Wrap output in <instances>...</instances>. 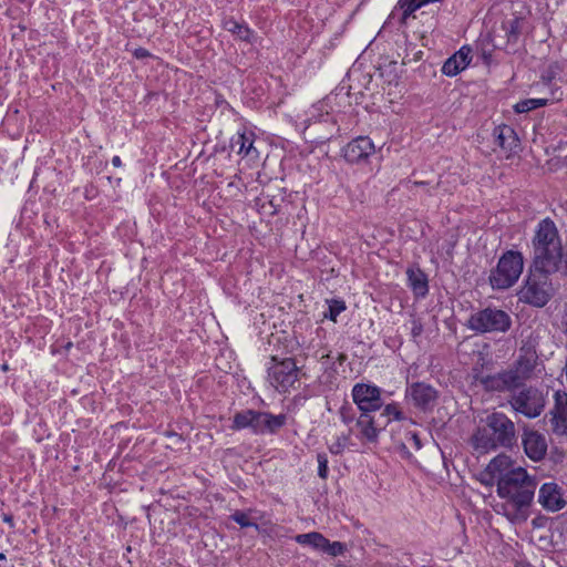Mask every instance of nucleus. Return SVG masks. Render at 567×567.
Listing matches in <instances>:
<instances>
[{"mask_svg": "<svg viewBox=\"0 0 567 567\" xmlns=\"http://www.w3.org/2000/svg\"><path fill=\"white\" fill-rule=\"evenodd\" d=\"M497 495L506 499L501 505L502 513L512 522H524L528 516L537 483L525 468L515 467L497 480Z\"/></svg>", "mask_w": 567, "mask_h": 567, "instance_id": "1", "label": "nucleus"}, {"mask_svg": "<svg viewBox=\"0 0 567 567\" xmlns=\"http://www.w3.org/2000/svg\"><path fill=\"white\" fill-rule=\"evenodd\" d=\"M532 244L534 257L530 268L550 275L557 274L561 267L564 247L551 219L545 218L538 223Z\"/></svg>", "mask_w": 567, "mask_h": 567, "instance_id": "2", "label": "nucleus"}, {"mask_svg": "<svg viewBox=\"0 0 567 567\" xmlns=\"http://www.w3.org/2000/svg\"><path fill=\"white\" fill-rule=\"evenodd\" d=\"M517 444L515 423L503 412H493L472 436V445L480 453L497 449L512 450Z\"/></svg>", "mask_w": 567, "mask_h": 567, "instance_id": "3", "label": "nucleus"}, {"mask_svg": "<svg viewBox=\"0 0 567 567\" xmlns=\"http://www.w3.org/2000/svg\"><path fill=\"white\" fill-rule=\"evenodd\" d=\"M382 390L371 383H355L351 391L353 403L360 411L355 425L370 442L377 441L381 424L372 415L383 406Z\"/></svg>", "mask_w": 567, "mask_h": 567, "instance_id": "4", "label": "nucleus"}, {"mask_svg": "<svg viewBox=\"0 0 567 567\" xmlns=\"http://www.w3.org/2000/svg\"><path fill=\"white\" fill-rule=\"evenodd\" d=\"M286 423L284 414L272 415L268 412L244 410L234 415L231 429H250L255 434L276 433Z\"/></svg>", "mask_w": 567, "mask_h": 567, "instance_id": "5", "label": "nucleus"}, {"mask_svg": "<svg viewBox=\"0 0 567 567\" xmlns=\"http://www.w3.org/2000/svg\"><path fill=\"white\" fill-rule=\"evenodd\" d=\"M550 274L529 269V275L519 291V299L534 307H544L554 295Z\"/></svg>", "mask_w": 567, "mask_h": 567, "instance_id": "6", "label": "nucleus"}, {"mask_svg": "<svg viewBox=\"0 0 567 567\" xmlns=\"http://www.w3.org/2000/svg\"><path fill=\"white\" fill-rule=\"evenodd\" d=\"M467 328L476 333L506 332L511 329V316L498 308L487 307L471 313Z\"/></svg>", "mask_w": 567, "mask_h": 567, "instance_id": "7", "label": "nucleus"}, {"mask_svg": "<svg viewBox=\"0 0 567 567\" xmlns=\"http://www.w3.org/2000/svg\"><path fill=\"white\" fill-rule=\"evenodd\" d=\"M523 256L518 251L508 250L498 260L496 269L489 276L494 289H507L519 278L523 271Z\"/></svg>", "mask_w": 567, "mask_h": 567, "instance_id": "8", "label": "nucleus"}, {"mask_svg": "<svg viewBox=\"0 0 567 567\" xmlns=\"http://www.w3.org/2000/svg\"><path fill=\"white\" fill-rule=\"evenodd\" d=\"M272 364L268 368V379L278 391L287 392L299 380V368L295 359L278 360L271 357Z\"/></svg>", "mask_w": 567, "mask_h": 567, "instance_id": "9", "label": "nucleus"}, {"mask_svg": "<svg viewBox=\"0 0 567 567\" xmlns=\"http://www.w3.org/2000/svg\"><path fill=\"white\" fill-rule=\"evenodd\" d=\"M508 402L515 412L528 419L539 416L545 408V398L542 391L534 386L524 388L514 393Z\"/></svg>", "mask_w": 567, "mask_h": 567, "instance_id": "10", "label": "nucleus"}, {"mask_svg": "<svg viewBox=\"0 0 567 567\" xmlns=\"http://www.w3.org/2000/svg\"><path fill=\"white\" fill-rule=\"evenodd\" d=\"M405 399L421 412H432L437 404L439 391L425 382H413L405 390Z\"/></svg>", "mask_w": 567, "mask_h": 567, "instance_id": "11", "label": "nucleus"}, {"mask_svg": "<svg viewBox=\"0 0 567 567\" xmlns=\"http://www.w3.org/2000/svg\"><path fill=\"white\" fill-rule=\"evenodd\" d=\"M538 365V355L536 351L532 349L522 350V354L518 359L508 368L514 382L517 386H522L525 381L533 378L535 370Z\"/></svg>", "mask_w": 567, "mask_h": 567, "instance_id": "12", "label": "nucleus"}, {"mask_svg": "<svg viewBox=\"0 0 567 567\" xmlns=\"http://www.w3.org/2000/svg\"><path fill=\"white\" fill-rule=\"evenodd\" d=\"M374 152V144L368 136L353 138L342 150L344 159L350 164L365 162Z\"/></svg>", "mask_w": 567, "mask_h": 567, "instance_id": "13", "label": "nucleus"}, {"mask_svg": "<svg viewBox=\"0 0 567 567\" xmlns=\"http://www.w3.org/2000/svg\"><path fill=\"white\" fill-rule=\"evenodd\" d=\"M508 369L495 374H480L476 381L488 392H513L517 390Z\"/></svg>", "mask_w": 567, "mask_h": 567, "instance_id": "14", "label": "nucleus"}, {"mask_svg": "<svg viewBox=\"0 0 567 567\" xmlns=\"http://www.w3.org/2000/svg\"><path fill=\"white\" fill-rule=\"evenodd\" d=\"M522 444L524 447L525 454L532 461H540L545 457L547 453V441L546 437L532 429H524L522 434Z\"/></svg>", "mask_w": 567, "mask_h": 567, "instance_id": "15", "label": "nucleus"}, {"mask_svg": "<svg viewBox=\"0 0 567 567\" xmlns=\"http://www.w3.org/2000/svg\"><path fill=\"white\" fill-rule=\"evenodd\" d=\"M538 502L549 512L563 509L567 502L563 497L561 488L556 483H545L538 492Z\"/></svg>", "mask_w": 567, "mask_h": 567, "instance_id": "16", "label": "nucleus"}, {"mask_svg": "<svg viewBox=\"0 0 567 567\" xmlns=\"http://www.w3.org/2000/svg\"><path fill=\"white\" fill-rule=\"evenodd\" d=\"M493 135L495 143L507 154V157L517 154L520 144L519 138L512 126L505 124L498 125L494 128Z\"/></svg>", "mask_w": 567, "mask_h": 567, "instance_id": "17", "label": "nucleus"}, {"mask_svg": "<svg viewBox=\"0 0 567 567\" xmlns=\"http://www.w3.org/2000/svg\"><path fill=\"white\" fill-rule=\"evenodd\" d=\"M471 48L462 47L456 53L450 56L442 66V73L447 76H455L463 71L472 60Z\"/></svg>", "mask_w": 567, "mask_h": 567, "instance_id": "18", "label": "nucleus"}, {"mask_svg": "<svg viewBox=\"0 0 567 567\" xmlns=\"http://www.w3.org/2000/svg\"><path fill=\"white\" fill-rule=\"evenodd\" d=\"M406 275L414 295L416 297H425L429 292L426 275L420 268H409Z\"/></svg>", "mask_w": 567, "mask_h": 567, "instance_id": "19", "label": "nucleus"}, {"mask_svg": "<svg viewBox=\"0 0 567 567\" xmlns=\"http://www.w3.org/2000/svg\"><path fill=\"white\" fill-rule=\"evenodd\" d=\"M224 29L236 35L239 40L252 43L255 32L246 24L239 23L234 18H227L223 22Z\"/></svg>", "mask_w": 567, "mask_h": 567, "instance_id": "20", "label": "nucleus"}, {"mask_svg": "<svg viewBox=\"0 0 567 567\" xmlns=\"http://www.w3.org/2000/svg\"><path fill=\"white\" fill-rule=\"evenodd\" d=\"M512 461L509 456L501 454L495 456L487 465L486 471L492 475L493 478L498 480L505 475L506 472L511 471Z\"/></svg>", "mask_w": 567, "mask_h": 567, "instance_id": "21", "label": "nucleus"}, {"mask_svg": "<svg viewBox=\"0 0 567 567\" xmlns=\"http://www.w3.org/2000/svg\"><path fill=\"white\" fill-rule=\"evenodd\" d=\"M295 539L300 545H308L321 551L324 548V544H327V538L318 532L299 534L295 537Z\"/></svg>", "mask_w": 567, "mask_h": 567, "instance_id": "22", "label": "nucleus"}, {"mask_svg": "<svg viewBox=\"0 0 567 567\" xmlns=\"http://www.w3.org/2000/svg\"><path fill=\"white\" fill-rule=\"evenodd\" d=\"M523 20L520 18H514L503 24L506 32L508 43H516L520 34Z\"/></svg>", "mask_w": 567, "mask_h": 567, "instance_id": "23", "label": "nucleus"}, {"mask_svg": "<svg viewBox=\"0 0 567 567\" xmlns=\"http://www.w3.org/2000/svg\"><path fill=\"white\" fill-rule=\"evenodd\" d=\"M567 410V393H560V392H557L555 394V408L554 410L550 412L551 413V426H553V431L556 432V425H557V415L560 414V412Z\"/></svg>", "mask_w": 567, "mask_h": 567, "instance_id": "24", "label": "nucleus"}, {"mask_svg": "<svg viewBox=\"0 0 567 567\" xmlns=\"http://www.w3.org/2000/svg\"><path fill=\"white\" fill-rule=\"evenodd\" d=\"M547 104L546 99H527L519 101L514 105V110L516 113H526L532 110H536L538 107L545 106Z\"/></svg>", "mask_w": 567, "mask_h": 567, "instance_id": "25", "label": "nucleus"}, {"mask_svg": "<svg viewBox=\"0 0 567 567\" xmlns=\"http://www.w3.org/2000/svg\"><path fill=\"white\" fill-rule=\"evenodd\" d=\"M254 141L250 136L245 133L238 134L236 138L231 141V147L238 146V154L247 156L252 148Z\"/></svg>", "mask_w": 567, "mask_h": 567, "instance_id": "26", "label": "nucleus"}, {"mask_svg": "<svg viewBox=\"0 0 567 567\" xmlns=\"http://www.w3.org/2000/svg\"><path fill=\"white\" fill-rule=\"evenodd\" d=\"M381 416H388L389 419L386 420V422L384 423V426L391 422L392 420H395V421H402V420H405V416L404 414L402 413V411L399 409L398 404L396 403H390V404H386L381 413ZM383 427V425H381V429Z\"/></svg>", "mask_w": 567, "mask_h": 567, "instance_id": "27", "label": "nucleus"}, {"mask_svg": "<svg viewBox=\"0 0 567 567\" xmlns=\"http://www.w3.org/2000/svg\"><path fill=\"white\" fill-rule=\"evenodd\" d=\"M346 310V303L343 300L332 299L329 301L328 312L324 313V318L337 322L338 316Z\"/></svg>", "mask_w": 567, "mask_h": 567, "instance_id": "28", "label": "nucleus"}, {"mask_svg": "<svg viewBox=\"0 0 567 567\" xmlns=\"http://www.w3.org/2000/svg\"><path fill=\"white\" fill-rule=\"evenodd\" d=\"M350 440V434H342L337 437V440L329 445L330 453L334 455H339L344 451V447L347 446L348 442Z\"/></svg>", "mask_w": 567, "mask_h": 567, "instance_id": "29", "label": "nucleus"}, {"mask_svg": "<svg viewBox=\"0 0 567 567\" xmlns=\"http://www.w3.org/2000/svg\"><path fill=\"white\" fill-rule=\"evenodd\" d=\"M322 551L329 554L330 556L337 557L346 551V545L341 542L331 543L329 539H327V544H324Z\"/></svg>", "mask_w": 567, "mask_h": 567, "instance_id": "30", "label": "nucleus"}, {"mask_svg": "<svg viewBox=\"0 0 567 567\" xmlns=\"http://www.w3.org/2000/svg\"><path fill=\"white\" fill-rule=\"evenodd\" d=\"M230 518L236 522L241 527H250L254 526L258 528V525L250 520L249 516L243 511H236L230 515Z\"/></svg>", "mask_w": 567, "mask_h": 567, "instance_id": "31", "label": "nucleus"}, {"mask_svg": "<svg viewBox=\"0 0 567 567\" xmlns=\"http://www.w3.org/2000/svg\"><path fill=\"white\" fill-rule=\"evenodd\" d=\"M340 417L344 424H349L357 421L358 417H355V411L354 409L349 404L344 403L340 410H339Z\"/></svg>", "mask_w": 567, "mask_h": 567, "instance_id": "32", "label": "nucleus"}, {"mask_svg": "<svg viewBox=\"0 0 567 567\" xmlns=\"http://www.w3.org/2000/svg\"><path fill=\"white\" fill-rule=\"evenodd\" d=\"M318 462V475L320 478L326 480L328 477V457L324 453L317 454Z\"/></svg>", "mask_w": 567, "mask_h": 567, "instance_id": "33", "label": "nucleus"}, {"mask_svg": "<svg viewBox=\"0 0 567 567\" xmlns=\"http://www.w3.org/2000/svg\"><path fill=\"white\" fill-rule=\"evenodd\" d=\"M556 434L567 435V410L557 415Z\"/></svg>", "mask_w": 567, "mask_h": 567, "instance_id": "34", "label": "nucleus"}, {"mask_svg": "<svg viewBox=\"0 0 567 567\" xmlns=\"http://www.w3.org/2000/svg\"><path fill=\"white\" fill-rule=\"evenodd\" d=\"M422 332H423V324L421 323L420 320L413 319L412 328H411L412 337L415 339V338L420 337L422 334Z\"/></svg>", "mask_w": 567, "mask_h": 567, "instance_id": "35", "label": "nucleus"}, {"mask_svg": "<svg viewBox=\"0 0 567 567\" xmlns=\"http://www.w3.org/2000/svg\"><path fill=\"white\" fill-rule=\"evenodd\" d=\"M557 274H560V275L567 277V245L563 248V251H561V267H560V270Z\"/></svg>", "mask_w": 567, "mask_h": 567, "instance_id": "36", "label": "nucleus"}, {"mask_svg": "<svg viewBox=\"0 0 567 567\" xmlns=\"http://www.w3.org/2000/svg\"><path fill=\"white\" fill-rule=\"evenodd\" d=\"M408 441L413 444L415 450H420L422 447L421 440H420L419 435L414 432H410L408 434Z\"/></svg>", "mask_w": 567, "mask_h": 567, "instance_id": "37", "label": "nucleus"}, {"mask_svg": "<svg viewBox=\"0 0 567 567\" xmlns=\"http://www.w3.org/2000/svg\"><path fill=\"white\" fill-rule=\"evenodd\" d=\"M150 55H151V53L144 48H137L134 51V56L136 59H144V58H148Z\"/></svg>", "mask_w": 567, "mask_h": 567, "instance_id": "38", "label": "nucleus"}, {"mask_svg": "<svg viewBox=\"0 0 567 567\" xmlns=\"http://www.w3.org/2000/svg\"><path fill=\"white\" fill-rule=\"evenodd\" d=\"M2 520H3L4 523H7L10 527H13V526H14L13 517H12V515H10V514H3V515H2Z\"/></svg>", "mask_w": 567, "mask_h": 567, "instance_id": "39", "label": "nucleus"}, {"mask_svg": "<svg viewBox=\"0 0 567 567\" xmlns=\"http://www.w3.org/2000/svg\"><path fill=\"white\" fill-rule=\"evenodd\" d=\"M319 122H326V123L332 122V117L328 113L320 114Z\"/></svg>", "mask_w": 567, "mask_h": 567, "instance_id": "40", "label": "nucleus"}, {"mask_svg": "<svg viewBox=\"0 0 567 567\" xmlns=\"http://www.w3.org/2000/svg\"><path fill=\"white\" fill-rule=\"evenodd\" d=\"M112 164H113V166H115V167H120V166H122V161H121L120 156L115 155V156L112 158Z\"/></svg>", "mask_w": 567, "mask_h": 567, "instance_id": "41", "label": "nucleus"}, {"mask_svg": "<svg viewBox=\"0 0 567 567\" xmlns=\"http://www.w3.org/2000/svg\"><path fill=\"white\" fill-rule=\"evenodd\" d=\"M424 185H426V183H425V182H414V183H413V186H414V187L424 186Z\"/></svg>", "mask_w": 567, "mask_h": 567, "instance_id": "42", "label": "nucleus"}, {"mask_svg": "<svg viewBox=\"0 0 567 567\" xmlns=\"http://www.w3.org/2000/svg\"><path fill=\"white\" fill-rule=\"evenodd\" d=\"M564 326H565L566 331H567V308H566V313H565V318H564Z\"/></svg>", "mask_w": 567, "mask_h": 567, "instance_id": "43", "label": "nucleus"}, {"mask_svg": "<svg viewBox=\"0 0 567 567\" xmlns=\"http://www.w3.org/2000/svg\"><path fill=\"white\" fill-rule=\"evenodd\" d=\"M315 118V114L311 113V116L308 117V121H309V126L312 124V120Z\"/></svg>", "mask_w": 567, "mask_h": 567, "instance_id": "44", "label": "nucleus"}, {"mask_svg": "<svg viewBox=\"0 0 567 567\" xmlns=\"http://www.w3.org/2000/svg\"><path fill=\"white\" fill-rule=\"evenodd\" d=\"M7 559L6 554L0 553V561H4Z\"/></svg>", "mask_w": 567, "mask_h": 567, "instance_id": "45", "label": "nucleus"}, {"mask_svg": "<svg viewBox=\"0 0 567 567\" xmlns=\"http://www.w3.org/2000/svg\"><path fill=\"white\" fill-rule=\"evenodd\" d=\"M553 75L551 74H547V76L545 78L548 82L551 80Z\"/></svg>", "mask_w": 567, "mask_h": 567, "instance_id": "46", "label": "nucleus"}, {"mask_svg": "<svg viewBox=\"0 0 567 567\" xmlns=\"http://www.w3.org/2000/svg\"><path fill=\"white\" fill-rule=\"evenodd\" d=\"M2 370H3V371H7V370H8V365H7V364H3V365H2Z\"/></svg>", "mask_w": 567, "mask_h": 567, "instance_id": "47", "label": "nucleus"}]
</instances>
